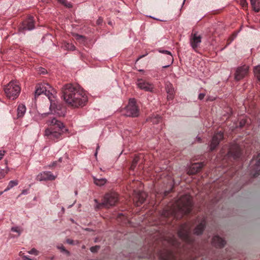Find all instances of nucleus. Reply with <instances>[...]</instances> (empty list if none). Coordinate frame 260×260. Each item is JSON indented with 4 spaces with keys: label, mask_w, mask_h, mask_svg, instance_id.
<instances>
[{
    "label": "nucleus",
    "mask_w": 260,
    "mask_h": 260,
    "mask_svg": "<svg viewBox=\"0 0 260 260\" xmlns=\"http://www.w3.org/2000/svg\"><path fill=\"white\" fill-rule=\"evenodd\" d=\"M205 96V94L204 93H200L199 94V96H198V99L200 100H203L204 97Z\"/></svg>",
    "instance_id": "nucleus-38"
},
{
    "label": "nucleus",
    "mask_w": 260,
    "mask_h": 260,
    "mask_svg": "<svg viewBox=\"0 0 260 260\" xmlns=\"http://www.w3.org/2000/svg\"><path fill=\"white\" fill-rule=\"evenodd\" d=\"M248 67L245 65L239 67L237 68L235 74V79L239 81L243 79L247 74Z\"/></svg>",
    "instance_id": "nucleus-12"
},
{
    "label": "nucleus",
    "mask_w": 260,
    "mask_h": 260,
    "mask_svg": "<svg viewBox=\"0 0 260 260\" xmlns=\"http://www.w3.org/2000/svg\"><path fill=\"white\" fill-rule=\"evenodd\" d=\"M32 260H36V259H32Z\"/></svg>",
    "instance_id": "nucleus-57"
},
{
    "label": "nucleus",
    "mask_w": 260,
    "mask_h": 260,
    "mask_svg": "<svg viewBox=\"0 0 260 260\" xmlns=\"http://www.w3.org/2000/svg\"><path fill=\"white\" fill-rule=\"evenodd\" d=\"M144 56H145V55H142V56H140L137 60V61H138L139 59L142 58L143 57H144Z\"/></svg>",
    "instance_id": "nucleus-50"
},
{
    "label": "nucleus",
    "mask_w": 260,
    "mask_h": 260,
    "mask_svg": "<svg viewBox=\"0 0 260 260\" xmlns=\"http://www.w3.org/2000/svg\"><path fill=\"white\" fill-rule=\"evenodd\" d=\"M11 231L13 232L18 233L19 235H20L21 234V231H20L18 227H12L11 228Z\"/></svg>",
    "instance_id": "nucleus-34"
},
{
    "label": "nucleus",
    "mask_w": 260,
    "mask_h": 260,
    "mask_svg": "<svg viewBox=\"0 0 260 260\" xmlns=\"http://www.w3.org/2000/svg\"><path fill=\"white\" fill-rule=\"evenodd\" d=\"M192 203L190 196L184 194L180 197L175 204L171 208L164 210L161 215L164 217H173L177 219L181 218L185 214L191 211Z\"/></svg>",
    "instance_id": "nucleus-2"
},
{
    "label": "nucleus",
    "mask_w": 260,
    "mask_h": 260,
    "mask_svg": "<svg viewBox=\"0 0 260 260\" xmlns=\"http://www.w3.org/2000/svg\"><path fill=\"white\" fill-rule=\"evenodd\" d=\"M197 141H198L199 142H201V138H200V137H197Z\"/></svg>",
    "instance_id": "nucleus-49"
},
{
    "label": "nucleus",
    "mask_w": 260,
    "mask_h": 260,
    "mask_svg": "<svg viewBox=\"0 0 260 260\" xmlns=\"http://www.w3.org/2000/svg\"><path fill=\"white\" fill-rule=\"evenodd\" d=\"M55 93V90L50 84L46 82H43L37 85L35 96L36 98L41 94H45L50 101V105L49 109L50 111L59 116H64L65 113L61 110L62 106L60 104H58L57 102L54 100L55 97L54 95Z\"/></svg>",
    "instance_id": "nucleus-3"
},
{
    "label": "nucleus",
    "mask_w": 260,
    "mask_h": 260,
    "mask_svg": "<svg viewBox=\"0 0 260 260\" xmlns=\"http://www.w3.org/2000/svg\"><path fill=\"white\" fill-rule=\"evenodd\" d=\"M67 242L69 244H74V241L73 240H71V239H68L67 240Z\"/></svg>",
    "instance_id": "nucleus-42"
},
{
    "label": "nucleus",
    "mask_w": 260,
    "mask_h": 260,
    "mask_svg": "<svg viewBox=\"0 0 260 260\" xmlns=\"http://www.w3.org/2000/svg\"><path fill=\"white\" fill-rule=\"evenodd\" d=\"M255 165L256 167H258L260 166V158L256 161Z\"/></svg>",
    "instance_id": "nucleus-48"
},
{
    "label": "nucleus",
    "mask_w": 260,
    "mask_h": 260,
    "mask_svg": "<svg viewBox=\"0 0 260 260\" xmlns=\"http://www.w3.org/2000/svg\"><path fill=\"white\" fill-rule=\"evenodd\" d=\"M229 154L234 159L240 158L242 154L240 146L237 144L232 145L230 148Z\"/></svg>",
    "instance_id": "nucleus-14"
},
{
    "label": "nucleus",
    "mask_w": 260,
    "mask_h": 260,
    "mask_svg": "<svg viewBox=\"0 0 260 260\" xmlns=\"http://www.w3.org/2000/svg\"><path fill=\"white\" fill-rule=\"evenodd\" d=\"M223 138V133L221 132H219L214 134L209 145L210 151H213L218 146Z\"/></svg>",
    "instance_id": "nucleus-10"
},
{
    "label": "nucleus",
    "mask_w": 260,
    "mask_h": 260,
    "mask_svg": "<svg viewBox=\"0 0 260 260\" xmlns=\"http://www.w3.org/2000/svg\"><path fill=\"white\" fill-rule=\"evenodd\" d=\"M28 253L30 254H34L38 255L39 254V251L35 248H32L30 250L28 251Z\"/></svg>",
    "instance_id": "nucleus-31"
},
{
    "label": "nucleus",
    "mask_w": 260,
    "mask_h": 260,
    "mask_svg": "<svg viewBox=\"0 0 260 260\" xmlns=\"http://www.w3.org/2000/svg\"><path fill=\"white\" fill-rule=\"evenodd\" d=\"M94 201H95V202H96V203H98V201H97V200H94Z\"/></svg>",
    "instance_id": "nucleus-53"
},
{
    "label": "nucleus",
    "mask_w": 260,
    "mask_h": 260,
    "mask_svg": "<svg viewBox=\"0 0 260 260\" xmlns=\"http://www.w3.org/2000/svg\"><path fill=\"white\" fill-rule=\"evenodd\" d=\"M251 4L252 7H254V6H256V5H260V2L257 0H250Z\"/></svg>",
    "instance_id": "nucleus-32"
},
{
    "label": "nucleus",
    "mask_w": 260,
    "mask_h": 260,
    "mask_svg": "<svg viewBox=\"0 0 260 260\" xmlns=\"http://www.w3.org/2000/svg\"><path fill=\"white\" fill-rule=\"evenodd\" d=\"M118 194L115 192L106 193L101 203H98L96 205V208H100L102 206L109 208L114 206L118 201Z\"/></svg>",
    "instance_id": "nucleus-6"
},
{
    "label": "nucleus",
    "mask_w": 260,
    "mask_h": 260,
    "mask_svg": "<svg viewBox=\"0 0 260 260\" xmlns=\"http://www.w3.org/2000/svg\"><path fill=\"white\" fill-rule=\"evenodd\" d=\"M136 84L141 90L145 91L153 92L154 86L152 83L147 82L142 79H138L136 82Z\"/></svg>",
    "instance_id": "nucleus-9"
},
{
    "label": "nucleus",
    "mask_w": 260,
    "mask_h": 260,
    "mask_svg": "<svg viewBox=\"0 0 260 260\" xmlns=\"http://www.w3.org/2000/svg\"><path fill=\"white\" fill-rule=\"evenodd\" d=\"M100 247L99 246L96 245L95 246H92L90 248L91 252H96L99 250Z\"/></svg>",
    "instance_id": "nucleus-33"
},
{
    "label": "nucleus",
    "mask_w": 260,
    "mask_h": 260,
    "mask_svg": "<svg viewBox=\"0 0 260 260\" xmlns=\"http://www.w3.org/2000/svg\"><path fill=\"white\" fill-rule=\"evenodd\" d=\"M40 72L41 74H44L46 72V70L44 68H41L40 70Z\"/></svg>",
    "instance_id": "nucleus-45"
},
{
    "label": "nucleus",
    "mask_w": 260,
    "mask_h": 260,
    "mask_svg": "<svg viewBox=\"0 0 260 260\" xmlns=\"http://www.w3.org/2000/svg\"><path fill=\"white\" fill-rule=\"evenodd\" d=\"M59 161H61V158H60L59 159Z\"/></svg>",
    "instance_id": "nucleus-56"
},
{
    "label": "nucleus",
    "mask_w": 260,
    "mask_h": 260,
    "mask_svg": "<svg viewBox=\"0 0 260 260\" xmlns=\"http://www.w3.org/2000/svg\"><path fill=\"white\" fill-rule=\"evenodd\" d=\"M49 113H43L41 114V116L43 118L45 116H46L47 115H49Z\"/></svg>",
    "instance_id": "nucleus-46"
},
{
    "label": "nucleus",
    "mask_w": 260,
    "mask_h": 260,
    "mask_svg": "<svg viewBox=\"0 0 260 260\" xmlns=\"http://www.w3.org/2000/svg\"><path fill=\"white\" fill-rule=\"evenodd\" d=\"M35 21L32 16H28L24 20L20 27V29L23 30H31L35 28Z\"/></svg>",
    "instance_id": "nucleus-11"
},
{
    "label": "nucleus",
    "mask_w": 260,
    "mask_h": 260,
    "mask_svg": "<svg viewBox=\"0 0 260 260\" xmlns=\"http://www.w3.org/2000/svg\"><path fill=\"white\" fill-rule=\"evenodd\" d=\"M5 151H0V160L3 158L4 155Z\"/></svg>",
    "instance_id": "nucleus-44"
},
{
    "label": "nucleus",
    "mask_w": 260,
    "mask_h": 260,
    "mask_svg": "<svg viewBox=\"0 0 260 260\" xmlns=\"http://www.w3.org/2000/svg\"><path fill=\"white\" fill-rule=\"evenodd\" d=\"M26 112L25 106L23 104H20L17 108V116L18 117H22Z\"/></svg>",
    "instance_id": "nucleus-22"
},
{
    "label": "nucleus",
    "mask_w": 260,
    "mask_h": 260,
    "mask_svg": "<svg viewBox=\"0 0 260 260\" xmlns=\"http://www.w3.org/2000/svg\"><path fill=\"white\" fill-rule=\"evenodd\" d=\"M21 88L16 81L10 82L4 87V91L7 98L9 99H16L20 92Z\"/></svg>",
    "instance_id": "nucleus-5"
},
{
    "label": "nucleus",
    "mask_w": 260,
    "mask_h": 260,
    "mask_svg": "<svg viewBox=\"0 0 260 260\" xmlns=\"http://www.w3.org/2000/svg\"><path fill=\"white\" fill-rule=\"evenodd\" d=\"M56 162H53L52 163V166H55L56 165Z\"/></svg>",
    "instance_id": "nucleus-51"
},
{
    "label": "nucleus",
    "mask_w": 260,
    "mask_h": 260,
    "mask_svg": "<svg viewBox=\"0 0 260 260\" xmlns=\"http://www.w3.org/2000/svg\"><path fill=\"white\" fill-rule=\"evenodd\" d=\"M56 176L50 171H44L40 173L37 176V179L39 181L54 180Z\"/></svg>",
    "instance_id": "nucleus-15"
},
{
    "label": "nucleus",
    "mask_w": 260,
    "mask_h": 260,
    "mask_svg": "<svg viewBox=\"0 0 260 260\" xmlns=\"http://www.w3.org/2000/svg\"><path fill=\"white\" fill-rule=\"evenodd\" d=\"M150 120L153 124H157L161 120V117L158 115H154L151 117Z\"/></svg>",
    "instance_id": "nucleus-26"
},
{
    "label": "nucleus",
    "mask_w": 260,
    "mask_h": 260,
    "mask_svg": "<svg viewBox=\"0 0 260 260\" xmlns=\"http://www.w3.org/2000/svg\"><path fill=\"white\" fill-rule=\"evenodd\" d=\"M259 155H260V153H259V154H258L257 155V156H256V158H257L258 156H259Z\"/></svg>",
    "instance_id": "nucleus-52"
},
{
    "label": "nucleus",
    "mask_w": 260,
    "mask_h": 260,
    "mask_svg": "<svg viewBox=\"0 0 260 260\" xmlns=\"http://www.w3.org/2000/svg\"><path fill=\"white\" fill-rule=\"evenodd\" d=\"M160 258L162 260H175L173 253L170 251H166L160 254Z\"/></svg>",
    "instance_id": "nucleus-20"
},
{
    "label": "nucleus",
    "mask_w": 260,
    "mask_h": 260,
    "mask_svg": "<svg viewBox=\"0 0 260 260\" xmlns=\"http://www.w3.org/2000/svg\"><path fill=\"white\" fill-rule=\"evenodd\" d=\"M146 198V193L143 191H139L136 193L135 199H134L135 205L137 206H140L145 202Z\"/></svg>",
    "instance_id": "nucleus-16"
},
{
    "label": "nucleus",
    "mask_w": 260,
    "mask_h": 260,
    "mask_svg": "<svg viewBox=\"0 0 260 260\" xmlns=\"http://www.w3.org/2000/svg\"><path fill=\"white\" fill-rule=\"evenodd\" d=\"M93 179L94 183L100 186L104 185L107 182L106 179L104 178L99 179L95 177H93Z\"/></svg>",
    "instance_id": "nucleus-24"
},
{
    "label": "nucleus",
    "mask_w": 260,
    "mask_h": 260,
    "mask_svg": "<svg viewBox=\"0 0 260 260\" xmlns=\"http://www.w3.org/2000/svg\"><path fill=\"white\" fill-rule=\"evenodd\" d=\"M49 127L45 129L44 136L45 138L54 142H57L62 138V135L68 129L64 124L55 117H51L46 121Z\"/></svg>",
    "instance_id": "nucleus-4"
},
{
    "label": "nucleus",
    "mask_w": 260,
    "mask_h": 260,
    "mask_svg": "<svg viewBox=\"0 0 260 260\" xmlns=\"http://www.w3.org/2000/svg\"><path fill=\"white\" fill-rule=\"evenodd\" d=\"M76 39L78 40H81V39H84V37L82 36V35H76Z\"/></svg>",
    "instance_id": "nucleus-39"
},
{
    "label": "nucleus",
    "mask_w": 260,
    "mask_h": 260,
    "mask_svg": "<svg viewBox=\"0 0 260 260\" xmlns=\"http://www.w3.org/2000/svg\"><path fill=\"white\" fill-rule=\"evenodd\" d=\"M57 248L59 249H60L61 251L62 252H66L68 253H69V251L68 250H66L65 248L62 245L58 246Z\"/></svg>",
    "instance_id": "nucleus-35"
},
{
    "label": "nucleus",
    "mask_w": 260,
    "mask_h": 260,
    "mask_svg": "<svg viewBox=\"0 0 260 260\" xmlns=\"http://www.w3.org/2000/svg\"><path fill=\"white\" fill-rule=\"evenodd\" d=\"M99 148H100V146L99 145H98L97 147H96V151H95V152L94 153V155H95V157H96V155H97V154H98V149H99Z\"/></svg>",
    "instance_id": "nucleus-47"
},
{
    "label": "nucleus",
    "mask_w": 260,
    "mask_h": 260,
    "mask_svg": "<svg viewBox=\"0 0 260 260\" xmlns=\"http://www.w3.org/2000/svg\"><path fill=\"white\" fill-rule=\"evenodd\" d=\"M202 42V37L197 33L192 34L189 39V43L192 48L196 51Z\"/></svg>",
    "instance_id": "nucleus-13"
},
{
    "label": "nucleus",
    "mask_w": 260,
    "mask_h": 260,
    "mask_svg": "<svg viewBox=\"0 0 260 260\" xmlns=\"http://www.w3.org/2000/svg\"><path fill=\"white\" fill-rule=\"evenodd\" d=\"M140 72H143L144 71L143 70H139Z\"/></svg>",
    "instance_id": "nucleus-55"
},
{
    "label": "nucleus",
    "mask_w": 260,
    "mask_h": 260,
    "mask_svg": "<svg viewBox=\"0 0 260 260\" xmlns=\"http://www.w3.org/2000/svg\"><path fill=\"white\" fill-rule=\"evenodd\" d=\"M28 193V189H23L21 192V194H27Z\"/></svg>",
    "instance_id": "nucleus-43"
},
{
    "label": "nucleus",
    "mask_w": 260,
    "mask_h": 260,
    "mask_svg": "<svg viewBox=\"0 0 260 260\" xmlns=\"http://www.w3.org/2000/svg\"><path fill=\"white\" fill-rule=\"evenodd\" d=\"M158 52L159 53L165 54H167V55H169V56L168 57V59L170 62V64H169L168 65H166V66H163L162 68H166L169 67L173 62V56L172 55V53H171L170 51H169L168 50H163V49H159L158 50Z\"/></svg>",
    "instance_id": "nucleus-21"
},
{
    "label": "nucleus",
    "mask_w": 260,
    "mask_h": 260,
    "mask_svg": "<svg viewBox=\"0 0 260 260\" xmlns=\"http://www.w3.org/2000/svg\"><path fill=\"white\" fill-rule=\"evenodd\" d=\"M64 47L66 50L71 51L75 50L76 48L75 46L74 45H73L72 44H70L69 43H65Z\"/></svg>",
    "instance_id": "nucleus-28"
},
{
    "label": "nucleus",
    "mask_w": 260,
    "mask_h": 260,
    "mask_svg": "<svg viewBox=\"0 0 260 260\" xmlns=\"http://www.w3.org/2000/svg\"><path fill=\"white\" fill-rule=\"evenodd\" d=\"M139 114V111L136 106L135 99H131L129 100L128 104L125 109L124 115L128 117H137Z\"/></svg>",
    "instance_id": "nucleus-8"
},
{
    "label": "nucleus",
    "mask_w": 260,
    "mask_h": 260,
    "mask_svg": "<svg viewBox=\"0 0 260 260\" xmlns=\"http://www.w3.org/2000/svg\"><path fill=\"white\" fill-rule=\"evenodd\" d=\"M206 220L205 218H203L201 222L197 225L193 230L194 234L196 235H200L202 234L206 226Z\"/></svg>",
    "instance_id": "nucleus-18"
},
{
    "label": "nucleus",
    "mask_w": 260,
    "mask_h": 260,
    "mask_svg": "<svg viewBox=\"0 0 260 260\" xmlns=\"http://www.w3.org/2000/svg\"><path fill=\"white\" fill-rule=\"evenodd\" d=\"M212 243L216 247L222 248L225 245L226 242L219 236H214L212 238Z\"/></svg>",
    "instance_id": "nucleus-19"
},
{
    "label": "nucleus",
    "mask_w": 260,
    "mask_h": 260,
    "mask_svg": "<svg viewBox=\"0 0 260 260\" xmlns=\"http://www.w3.org/2000/svg\"><path fill=\"white\" fill-rule=\"evenodd\" d=\"M61 97L69 105L75 107L84 106L88 101L85 91L78 85L66 84L61 88Z\"/></svg>",
    "instance_id": "nucleus-1"
},
{
    "label": "nucleus",
    "mask_w": 260,
    "mask_h": 260,
    "mask_svg": "<svg viewBox=\"0 0 260 260\" xmlns=\"http://www.w3.org/2000/svg\"><path fill=\"white\" fill-rule=\"evenodd\" d=\"M18 184V182L16 180L10 181L9 182V184H8L7 187H6V188L5 189L4 191H7L10 190L13 187L17 185Z\"/></svg>",
    "instance_id": "nucleus-25"
},
{
    "label": "nucleus",
    "mask_w": 260,
    "mask_h": 260,
    "mask_svg": "<svg viewBox=\"0 0 260 260\" xmlns=\"http://www.w3.org/2000/svg\"><path fill=\"white\" fill-rule=\"evenodd\" d=\"M9 171V169L6 167V170L2 169L0 171V179L3 178Z\"/></svg>",
    "instance_id": "nucleus-30"
},
{
    "label": "nucleus",
    "mask_w": 260,
    "mask_h": 260,
    "mask_svg": "<svg viewBox=\"0 0 260 260\" xmlns=\"http://www.w3.org/2000/svg\"><path fill=\"white\" fill-rule=\"evenodd\" d=\"M138 161V158L137 157H136L134 159V160L133 161V165H136L137 164Z\"/></svg>",
    "instance_id": "nucleus-41"
},
{
    "label": "nucleus",
    "mask_w": 260,
    "mask_h": 260,
    "mask_svg": "<svg viewBox=\"0 0 260 260\" xmlns=\"http://www.w3.org/2000/svg\"><path fill=\"white\" fill-rule=\"evenodd\" d=\"M185 1V0H183V2L182 5H184Z\"/></svg>",
    "instance_id": "nucleus-54"
},
{
    "label": "nucleus",
    "mask_w": 260,
    "mask_h": 260,
    "mask_svg": "<svg viewBox=\"0 0 260 260\" xmlns=\"http://www.w3.org/2000/svg\"><path fill=\"white\" fill-rule=\"evenodd\" d=\"M62 5L66 6L67 8H70L72 7V4L71 3L68 2L67 0H57Z\"/></svg>",
    "instance_id": "nucleus-29"
},
{
    "label": "nucleus",
    "mask_w": 260,
    "mask_h": 260,
    "mask_svg": "<svg viewBox=\"0 0 260 260\" xmlns=\"http://www.w3.org/2000/svg\"><path fill=\"white\" fill-rule=\"evenodd\" d=\"M165 88L167 93L170 95V98H172L171 96L174 92L173 85L170 82H167L166 84Z\"/></svg>",
    "instance_id": "nucleus-23"
},
{
    "label": "nucleus",
    "mask_w": 260,
    "mask_h": 260,
    "mask_svg": "<svg viewBox=\"0 0 260 260\" xmlns=\"http://www.w3.org/2000/svg\"><path fill=\"white\" fill-rule=\"evenodd\" d=\"M21 253V252H20V255L22 256V258L24 260H32V258H31L30 256L27 255H22Z\"/></svg>",
    "instance_id": "nucleus-36"
},
{
    "label": "nucleus",
    "mask_w": 260,
    "mask_h": 260,
    "mask_svg": "<svg viewBox=\"0 0 260 260\" xmlns=\"http://www.w3.org/2000/svg\"><path fill=\"white\" fill-rule=\"evenodd\" d=\"M204 162L194 163L190 167L188 170V173L190 175L195 174L198 173L204 167Z\"/></svg>",
    "instance_id": "nucleus-17"
},
{
    "label": "nucleus",
    "mask_w": 260,
    "mask_h": 260,
    "mask_svg": "<svg viewBox=\"0 0 260 260\" xmlns=\"http://www.w3.org/2000/svg\"><path fill=\"white\" fill-rule=\"evenodd\" d=\"M103 22V19L101 17L99 18V19L96 21V24L98 25H100Z\"/></svg>",
    "instance_id": "nucleus-40"
},
{
    "label": "nucleus",
    "mask_w": 260,
    "mask_h": 260,
    "mask_svg": "<svg viewBox=\"0 0 260 260\" xmlns=\"http://www.w3.org/2000/svg\"><path fill=\"white\" fill-rule=\"evenodd\" d=\"M253 8L255 12H258L260 10V5H256V6H254Z\"/></svg>",
    "instance_id": "nucleus-37"
},
{
    "label": "nucleus",
    "mask_w": 260,
    "mask_h": 260,
    "mask_svg": "<svg viewBox=\"0 0 260 260\" xmlns=\"http://www.w3.org/2000/svg\"><path fill=\"white\" fill-rule=\"evenodd\" d=\"M191 226L189 224L185 223L181 225L178 230V236L184 241L191 244L193 240L190 236Z\"/></svg>",
    "instance_id": "nucleus-7"
},
{
    "label": "nucleus",
    "mask_w": 260,
    "mask_h": 260,
    "mask_svg": "<svg viewBox=\"0 0 260 260\" xmlns=\"http://www.w3.org/2000/svg\"><path fill=\"white\" fill-rule=\"evenodd\" d=\"M254 73L257 79L260 82V64L254 68Z\"/></svg>",
    "instance_id": "nucleus-27"
}]
</instances>
